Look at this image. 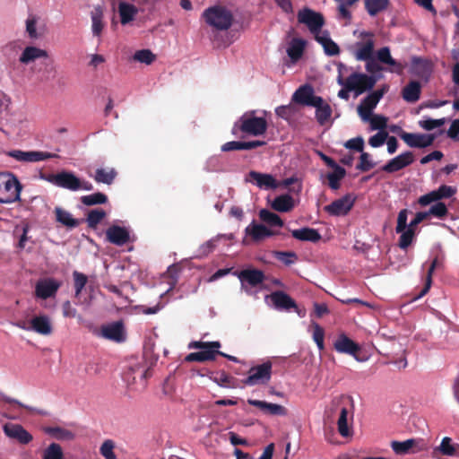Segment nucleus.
<instances>
[{"instance_id": "obj_1", "label": "nucleus", "mask_w": 459, "mask_h": 459, "mask_svg": "<svg viewBox=\"0 0 459 459\" xmlns=\"http://www.w3.org/2000/svg\"><path fill=\"white\" fill-rule=\"evenodd\" d=\"M268 125L264 117L257 116L256 110H249L245 112L234 124L232 133L236 130L252 135L260 136L265 134Z\"/></svg>"}, {"instance_id": "obj_2", "label": "nucleus", "mask_w": 459, "mask_h": 459, "mask_svg": "<svg viewBox=\"0 0 459 459\" xmlns=\"http://www.w3.org/2000/svg\"><path fill=\"white\" fill-rule=\"evenodd\" d=\"M342 67V65H340L337 82L342 86H347L348 89L353 90L356 97L368 90L373 89L377 80L380 79V76L368 75L361 73H352L346 80H344L341 72Z\"/></svg>"}, {"instance_id": "obj_3", "label": "nucleus", "mask_w": 459, "mask_h": 459, "mask_svg": "<svg viewBox=\"0 0 459 459\" xmlns=\"http://www.w3.org/2000/svg\"><path fill=\"white\" fill-rule=\"evenodd\" d=\"M241 283V290L247 295L257 298L259 290L262 289L264 274L262 271L256 269H245L240 272L233 273Z\"/></svg>"}, {"instance_id": "obj_4", "label": "nucleus", "mask_w": 459, "mask_h": 459, "mask_svg": "<svg viewBox=\"0 0 459 459\" xmlns=\"http://www.w3.org/2000/svg\"><path fill=\"white\" fill-rule=\"evenodd\" d=\"M13 325L22 330L34 332L43 336H48L53 333L52 320L46 314L34 316L30 320H20Z\"/></svg>"}, {"instance_id": "obj_5", "label": "nucleus", "mask_w": 459, "mask_h": 459, "mask_svg": "<svg viewBox=\"0 0 459 459\" xmlns=\"http://www.w3.org/2000/svg\"><path fill=\"white\" fill-rule=\"evenodd\" d=\"M203 17L209 26L218 30L229 29L233 19L231 13L228 9L219 5L206 9L203 13Z\"/></svg>"}, {"instance_id": "obj_6", "label": "nucleus", "mask_w": 459, "mask_h": 459, "mask_svg": "<svg viewBox=\"0 0 459 459\" xmlns=\"http://www.w3.org/2000/svg\"><path fill=\"white\" fill-rule=\"evenodd\" d=\"M353 35L358 39L351 47L355 58L359 61L370 59L374 54V35L365 30H355Z\"/></svg>"}, {"instance_id": "obj_7", "label": "nucleus", "mask_w": 459, "mask_h": 459, "mask_svg": "<svg viewBox=\"0 0 459 459\" xmlns=\"http://www.w3.org/2000/svg\"><path fill=\"white\" fill-rule=\"evenodd\" d=\"M190 348L198 349L199 351L189 353L186 359L187 361H207L214 359L216 354H220L219 348L221 343L219 342H194L190 343Z\"/></svg>"}, {"instance_id": "obj_8", "label": "nucleus", "mask_w": 459, "mask_h": 459, "mask_svg": "<svg viewBox=\"0 0 459 459\" xmlns=\"http://www.w3.org/2000/svg\"><path fill=\"white\" fill-rule=\"evenodd\" d=\"M388 85H383L380 89L372 91L367 95L358 105L357 112L361 120H367L368 116L374 114L373 111L377 108L380 100L387 92Z\"/></svg>"}, {"instance_id": "obj_9", "label": "nucleus", "mask_w": 459, "mask_h": 459, "mask_svg": "<svg viewBox=\"0 0 459 459\" xmlns=\"http://www.w3.org/2000/svg\"><path fill=\"white\" fill-rule=\"evenodd\" d=\"M298 21L305 24L309 31L316 36L323 32L322 27L325 24L324 16L310 8H303L298 13Z\"/></svg>"}, {"instance_id": "obj_10", "label": "nucleus", "mask_w": 459, "mask_h": 459, "mask_svg": "<svg viewBox=\"0 0 459 459\" xmlns=\"http://www.w3.org/2000/svg\"><path fill=\"white\" fill-rule=\"evenodd\" d=\"M56 186L68 189L70 191H91L93 188L90 182L82 181L73 172L70 171H61L56 173Z\"/></svg>"}, {"instance_id": "obj_11", "label": "nucleus", "mask_w": 459, "mask_h": 459, "mask_svg": "<svg viewBox=\"0 0 459 459\" xmlns=\"http://www.w3.org/2000/svg\"><path fill=\"white\" fill-rule=\"evenodd\" d=\"M61 284L60 281L50 277L39 279L35 285V297L39 299L54 298Z\"/></svg>"}, {"instance_id": "obj_12", "label": "nucleus", "mask_w": 459, "mask_h": 459, "mask_svg": "<svg viewBox=\"0 0 459 459\" xmlns=\"http://www.w3.org/2000/svg\"><path fill=\"white\" fill-rule=\"evenodd\" d=\"M355 203V198L346 195L324 207L325 212L330 216L340 217L347 215Z\"/></svg>"}, {"instance_id": "obj_13", "label": "nucleus", "mask_w": 459, "mask_h": 459, "mask_svg": "<svg viewBox=\"0 0 459 459\" xmlns=\"http://www.w3.org/2000/svg\"><path fill=\"white\" fill-rule=\"evenodd\" d=\"M271 374L272 363L267 361L251 368L249 370V376L245 379L244 383L247 385L266 384L271 378Z\"/></svg>"}, {"instance_id": "obj_14", "label": "nucleus", "mask_w": 459, "mask_h": 459, "mask_svg": "<svg viewBox=\"0 0 459 459\" xmlns=\"http://www.w3.org/2000/svg\"><path fill=\"white\" fill-rule=\"evenodd\" d=\"M246 181L264 190L275 189L279 186V183L273 176L256 171H250L246 178Z\"/></svg>"}, {"instance_id": "obj_15", "label": "nucleus", "mask_w": 459, "mask_h": 459, "mask_svg": "<svg viewBox=\"0 0 459 459\" xmlns=\"http://www.w3.org/2000/svg\"><path fill=\"white\" fill-rule=\"evenodd\" d=\"M100 336L116 342H123L126 339V333L123 323L117 321L102 325Z\"/></svg>"}, {"instance_id": "obj_16", "label": "nucleus", "mask_w": 459, "mask_h": 459, "mask_svg": "<svg viewBox=\"0 0 459 459\" xmlns=\"http://www.w3.org/2000/svg\"><path fill=\"white\" fill-rule=\"evenodd\" d=\"M292 101L304 106L312 107L321 103V97L314 94V89L310 85L300 86L292 95Z\"/></svg>"}, {"instance_id": "obj_17", "label": "nucleus", "mask_w": 459, "mask_h": 459, "mask_svg": "<svg viewBox=\"0 0 459 459\" xmlns=\"http://www.w3.org/2000/svg\"><path fill=\"white\" fill-rule=\"evenodd\" d=\"M391 447L396 455H407L422 451L425 446L420 439L409 438L404 441H392Z\"/></svg>"}, {"instance_id": "obj_18", "label": "nucleus", "mask_w": 459, "mask_h": 459, "mask_svg": "<svg viewBox=\"0 0 459 459\" xmlns=\"http://www.w3.org/2000/svg\"><path fill=\"white\" fill-rule=\"evenodd\" d=\"M9 156L22 162H37L55 157V154L39 151H21L13 150Z\"/></svg>"}, {"instance_id": "obj_19", "label": "nucleus", "mask_w": 459, "mask_h": 459, "mask_svg": "<svg viewBox=\"0 0 459 459\" xmlns=\"http://www.w3.org/2000/svg\"><path fill=\"white\" fill-rule=\"evenodd\" d=\"M400 136L405 142V143L411 148H425L430 146L435 140V135L429 134H413L403 132L400 134Z\"/></svg>"}, {"instance_id": "obj_20", "label": "nucleus", "mask_w": 459, "mask_h": 459, "mask_svg": "<svg viewBox=\"0 0 459 459\" xmlns=\"http://www.w3.org/2000/svg\"><path fill=\"white\" fill-rule=\"evenodd\" d=\"M441 455L455 457L459 455V445L454 443L452 438L445 437L439 446L433 448L432 456L436 459H442Z\"/></svg>"}, {"instance_id": "obj_21", "label": "nucleus", "mask_w": 459, "mask_h": 459, "mask_svg": "<svg viewBox=\"0 0 459 459\" xmlns=\"http://www.w3.org/2000/svg\"><path fill=\"white\" fill-rule=\"evenodd\" d=\"M4 191L6 196L0 198V203L10 204L20 200L22 186L17 178L12 176L4 182Z\"/></svg>"}, {"instance_id": "obj_22", "label": "nucleus", "mask_w": 459, "mask_h": 459, "mask_svg": "<svg viewBox=\"0 0 459 459\" xmlns=\"http://www.w3.org/2000/svg\"><path fill=\"white\" fill-rule=\"evenodd\" d=\"M271 300L274 308L278 310H289L297 308V304L288 294L283 291H274L265 296V301Z\"/></svg>"}, {"instance_id": "obj_23", "label": "nucleus", "mask_w": 459, "mask_h": 459, "mask_svg": "<svg viewBox=\"0 0 459 459\" xmlns=\"http://www.w3.org/2000/svg\"><path fill=\"white\" fill-rule=\"evenodd\" d=\"M414 161V156L411 152H405L390 160L383 167V170L387 173H394L411 165Z\"/></svg>"}, {"instance_id": "obj_24", "label": "nucleus", "mask_w": 459, "mask_h": 459, "mask_svg": "<svg viewBox=\"0 0 459 459\" xmlns=\"http://www.w3.org/2000/svg\"><path fill=\"white\" fill-rule=\"evenodd\" d=\"M108 240L117 246H123L129 241L128 229L120 226H111L106 231Z\"/></svg>"}, {"instance_id": "obj_25", "label": "nucleus", "mask_w": 459, "mask_h": 459, "mask_svg": "<svg viewBox=\"0 0 459 459\" xmlns=\"http://www.w3.org/2000/svg\"><path fill=\"white\" fill-rule=\"evenodd\" d=\"M117 12L121 24L126 25L135 19L139 13V8L133 3L119 1L117 5Z\"/></svg>"}, {"instance_id": "obj_26", "label": "nucleus", "mask_w": 459, "mask_h": 459, "mask_svg": "<svg viewBox=\"0 0 459 459\" xmlns=\"http://www.w3.org/2000/svg\"><path fill=\"white\" fill-rule=\"evenodd\" d=\"M5 435L18 440L21 444L26 445L32 440V436L21 425L13 424L4 427Z\"/></svg>"}, {"instance_id": "obj_27", "label": "nucleus", "mask_w": 459, "mask_h": 459, "mask_svg": "<svg viewBox=\"0 0 459 459\" xmlns=\"http://www.w3.org/2000/svg\"><path fill=\"white\" fill-rule=\"evenodd\" d=\"M247 403L270 415L286 416L288 414V410L281 404L253 399H248Z\"/></svg>"}, {"instance_id": "obj_28", "label": "nucleus", "mask_w": 459, "mask_h": 459, "mask_svg": "<svg viewBox=\"0 0 459 459\" xmlns=\"http://www.w3.org/2000/svg\"><path fill=\"white\" fill-rule=\"evenodd\" d=\"M245 232L255 242H259L275 234L273 230H270L266 226L255 223L254 221L246 228Z\"/></svg>"}, {"instance_id": "obj_29", "label": "nucleus", "mask_w": 459, "mask_h": 459, "mask_svg": "<svg viewBox=\"0 0 459 459\" xmlns=\"http://www.w3.org/2000/svg\"><path fill=\"white\" fill-rule=\"evenodd\" d=\"M306 41L299 38L292 39L287 45L286 53L291 64L297 63L302 56Z\"/></svg>"}, {"instance_id": "obj_30", "label": "nucleus", "mask_w": 459, "mask_h": 459, "mask_svg": "<svg viewBox=\"0 0 459 459\" xmlns=\"http://www.w3.org/2000/svg\"><path fill=\"white\" fill-rule=\"evenodd\" d=\"M48 56V52L42 48L29 46L26 47L19 57V62L22 65H29L39 58H47Z\"/></svg>"}, {"instance_id": "obj_31", "label": "nucleus", "mask_w": 459, "mask_h": 459, "mask_svg": "<svg viewBox=\"0 0 459 459\" xmlns=\"http://www.w3.org/2000/svg\"><path fill=\"white\" fill-rule=\"evenodd\" d=\"M377 58L378 62L391 66V72L397 74L403 73V65L392 57L390 48L388 47L379 48L377 51Z\"/></svg>"}, {"instance_id": "obj_32", "label": "nucleus", "mask_w": 459, "mask_h": 459, "mask_svg": "<svg viewBox=\"0 0 459 459\" xmlns=\"http://www.w3.org/2000/svg\"><path fill=\"white\" fill-rule=\"evenodd\" d=\"M315 39L323 47L327 56H336L339 54L340 48L338 45L332 40L327 30L318 33Z\"/></svg>"}, {"instance_id": "obj_33", "label": "nucleus", "mask_w": 459, "mask_h": 459, "mask_svg": "<svg viewBox=\"0 0 459 459\" xmlns=\"http://www.w3.org/2000/svg\"><path fill=\"white\" fill-rule=\"evenodd\" d=\"M334 349L340 353L355 355L356 352L359 350V347L346 335L342 334L335 341Z\"/></svg>"}, {"instance_id": "obj_34", "label": "nucleus", "mask_w": 459, "mask_h": 459, "mask_svg": "<svg viewBox=\"0 0 459 459\" xmlns=\"http://www.w3.org/2000/svg\"><path fill=\"white\" fill-rule=\"evenodd\" d=\"M231 239L232 238V235H226V234H218L217 236H215L214 238L209 239L208 241L203 243L198 250H197V255L196 256L199 257V258H202V257H205L207 256L210 253H212L215 247H217L219 241L221 239Z\"/></svg>"}, {"instance_id": "obj_35", "label": "nucleus", "mask_w": 459, "mask_h": 459, "mask_svg": "<svg viewBox=\"0 0 459 459\" xmlns=\"http://www.w3.org/2000/svg\"><path fill=\"white\" fill-rule=\"evenodd\" d=\"M56 221L68 229L76 228L80 221L74 218L73 214L63 209L62 207L56 206L55 208Z\"/></svg>"}, {"instance_id": "obj_36", "label": "nucleus", "mask_w": 459, "mask_h": 459, "mask_svg": "<svg viewBox=\"0 0 459 459\" xmlns=\"http://www.w3.org/2000/svg\"><path fill=\"white\" fill-rule=\"evenodd\" d=\"M271 206L274 211L288 212L294 208L295 201L290 195H281L273 199L271 203Z\"/></svg>"}, {"instance_id": "obj_37", "label": "nucleus", "mask_w": 459, "mask_h": 459, "mask_svg": "<svg viewBox=\"0 0 459 459\" xmlns=\"http://www.w3.org/2000/svg\"><path fill=\"white\" fill-rule=\"evenodd\" d=\"M91 32L95 37H100L102 30L104 28V24L102 22L103 19V10L102 7L98 5L95 6L93 11L91 13Z\"/></svg>"}, {"instance_id": "obj_38", "label": "nucleus", "mask_w": 459, "mask_h": 459, "mask_svg": "<svg viewBox=\"0 0 459 459\" xmlns=\"http://www.w3.org/2000/svg\"><path fill=\"white\" fill-rule=\"evenodd\" d=\"M421 85L419 82L412 81L403 89V98L407 102H416L420 96Z\"/></svg>"}, {"instance_id": "obj_39", "label": "nucleus", "mask_w": 459, "mask_h": 459, "mask_svg": "<svg viewBox=\"0 0 459 459\" xmlns=\"http://www.w3.org/2000/svg\"><path fill=\"white\" fill-rule=\"evenodd\" d=\"M291 235L296 239L302 241L316 242L321 238L319 232L316 230L310 228L294 230H292Z\"/></svg>"}, {"instance_id": "obj_40", "label": "nucleus", "mask_w": 459, "mask_h": 459, "mask_svg": "<svg viewBox=\"0 0 459 459\" xmlns=\"http://www.w3.org/2000/svg\"><path fill=\"white\" fill-rule=\"evenodd\" d=\"M43 430L46 434L61 441H70L75 437V434L73 431L61 427H46Z\"/></svg>"}, {"instance_id": "obj_41", "label": "nucleus", "mask_w": 459, "mask_h": 459, "mask_svg": "<svg viewBox=\"0 0 459 459\" xmlns=\"http://www.w3.org/2000/svg\"><path fill=\"white\" fill-rule=\"evenodd\" d=\"M312 107L316 108V118L320 125H325L331 118L332 108L328 103H326L321 98V103H316Z\"/></svg>"}, {"instance_id": "obj_42", "label": "nucleus", "mask_w": 459, "mask_h": 459, "mask_svg": "<svg viewBox=\"0 0 459 459\" xmlns=\"http://www.w3.org/2000/svg\"><path fill=\"white\" fill-rule=\"evenodd\" d=\"M364 123L369 124V129L371 131L378 130L385 131L387 126L388 118L383 115L372 114L368 116L367 120H361Z\"/></svg>"}, {"instance_id": "obj_43", "label": "nucleus", "mask_w": 459, "mask_h": 459, "mask_svg": "<svg viewBox=\"0 0 459 459\" xmlns=\"http://www.w3.org/2000/svg\"><path fill=\"white\" fill-rule=\"evenodd\" d=\"M364 3L368 13L375 16L388 7L389 0H364Z\"/></svg>"}, {"instance_id": "obj_44", "label": "nucleus", "mask_w": 459, "mask_h": 459, "mask_svg": "<svg viewBox=\"0 0 459 459\" xmlns=\"http://www.w3.org/2000/svg\"><path fill=\"white\" fill-rule=\"evenodd\" d=\"M260 219L270 227L281 228L283 226V221L276 213L270 212L266 209H262L259 212Z\"/></svg>"}, {"instance_id": "obj_45", "label": "nucleus", "mask_w": 459, "mask_h": 459, "mask_svg": "<svg viewBox=\"0 0 459 459\" xmlns=\"http://www.w3.org/2000/svg\"><path fill=\"white\" fill-rule=\"evenodd\" d=\"M346 171L341 166H336L333 169V171L327 175V179L329 183V186L333 190H337L340 188V181L345 177Z\"/></svg>"}, {"instance_id": "obj_46", "label": "nucleus", "mask_w": 459, "mask_h": 459, "mask_svg": "<svg viewBox=\"0 0 459 459\" xmlns=\"http://www.w3.org/2000/svg\"><path fill=\"white\" fill-rule=\"evenodd\" d=\"M117 172L114 169H98L96 170L94 179L98 183H103L107 185H110L115 179Z\"/></svg>"}, {"instance_id": "obj_47", "label": "nucleus", "mask_w": 459, "mask_h": 459, "mask_svg": "<svg viewBox=\"0 0 459 459\" xmlns=\"http://www.w3.org/2000/svg\"><path fill=\"white\" fill-rule=\"evenodd\" d=\"M338 431L342 437H349L351 430L348 424V410L342 408L339 419L337 420Z\"/></svg>"}, {"instance_id": "obj_48", "label": "nucleus", "mask_w": 459, "mask_h": 459, "mask_svg": "<svg viewBox=\"0 0 459 459\" xmlns=\"http://www.w3.org/2000/svg\"><path fill=\"white\" fill-rule=\"evenodd\" d=\"M42 459H64V453L60 445L51 443L44 451Z\"/></svg>"}, {"instance_id": "obj_49", "label": "nucleus", "mask_w": 459, "mask_h": 459, "mask_svg": "<svg viewBox=\"0 0 459 459\" xmlns=\"http://www.w3.org/2000/svg\"><path fill=\"white\" fill-rule=\"evenodd\" d=\"M81 201L84 205L91 206L107 203L108 197L106 195L98 192L91 195L82 196Z\"/></svg>"}, {"instance_id": "obj_50", "label": "nucleus", "mask_w": 459, "mask_h": 459, "mask_svg": "<svg viewBox=\"0 0 459 459\" xmlns=\"http://www.w3.org/2000/svg\"><path fill=\"white\" fill-rule=\"evenodd\" d=\"M133 59L142 64L151 65L155 60V55L149 49H142L134 54Z\"/></svg>"}, {"instance_id": "obj_51", "label": "nucleus", "mask_w": 459, "mask_h": 459, "mask_svg": "<svg viewBox=\"0 0 459 459\" xmlns=\"http://www.w3.org/2000/svg\"><path fill=\"white\" fill-rule=\"evenodd\" d=\"M400 239H399V247L403 249H406L412 242L414 238L413 229L408 226L404 230H401Z\"/></svg>"}, {"instance_id": "obj_52", "label": "nucleus", "mask_w": 459, "mask_h": 459, "mask_svg": "<svg viewBox=\"0 0 459 459\" xmlns=\"http://www.w3.org/2000/svg\"><path fill=\"white\" fill-rule=\"evenodd\" d=\"M106 216V212L102 209H95L89 212L87 217L88 225L95 228Z\"/></svg>"}, {"instance_id": "obj_53", "label": "nucleus", "mask_w": 459, "mask_h": 459, "mask_svg": "<svg viewBox=\"0 0 459 459\" xmlns=\"http://www.w3.org/2000/svg\"><path fill=\"white\" fill-rule=\"evenodd\" d=\"M445 123V118L433 119L429 117H425L419 122V125L421 128L429 131L442 126Z\"/></svg>"}, {"instance_id": "obj_54", "label": "nucleus", "mask_w": 459, "mask_h": 459, "mask_svg": "<svg viewBox=\"0 0 459 459\" xmlns=\"http://www.w3.org/2000/svg\"><path fill=\"white\" fill-rule=\"evenodd\" d=\"M73 276L74 281L75 297H79L87 283V276L77 271L74 272Z\"/></svg>"}, {"instance_id": "obj_55", "label": "nucleus", "mask_w": 459, "mask_h": 459, "mask_svg": "<svg viewBox=\"0 0 459 459\" xmlns=\"http://www.w3.org/2000/svg\"><path fill=\"white\" fill-rule=\"evenodd\" d=\"M114 442L110 439H107L102 443L100 452L105 459H117L114 453Z\"/></svg>"}, {"instance_id": "obj_56", "label": "nucleus", "mask_w": 459, "mask_h": 459, "mask_svg": "<svg viewBox=\"0 0 459 459\" xmlns=\"http://www.w3.org/2000/svg\"><path fill=\"white\" fill-rule=\"evenodd\" d=\"M313 340L316 343L319 351H323L325 348L324 339H325V332L324 329L316 323L313 324Z\"/></svg>"}, {"instance_id": "obj_57", "label": "nucleus", "mask_w": 459, "mask_h": 459, "mask_svg": "<svg viewBox=\"0 0 459 459\" xmlns=\"http://www.w3.org/2000/svg\"><path fill=\"white\" fill-rule=\"evenodd\" d=\"M37 23L38 18L34 15H30L26 20V31L32 39H36L39 37L37 32Z\"/></svg>"}, {"instance_id": "obj_58", "label": "nucleus", "mask_w": 459, "mask_h": 459, "mask_svg": "<svg viewBox=\"0 0 459 459\" xmlns=\"http://www.w3.org/2000/svg\"><path fill=\"white\" fill-rule=\"evenodd\" d=\"M388 137V133L385 131H379L368 139V144L373 148L382 146Z\"/></svg>"}, {"instance_id": "obj_59", "label": "nucleus", "mask_w": 459, "mask_h": 459, "mask_svg": "<svg viewBox=\"0 0 459 459\" xmlns=\"http://www.w3.org/2000/svg\"><path fill=\"white\" fill-rule=\"evenodd\" d=\"M359 160H360L359 163L357 165V169L361 171H368L375 166V163L373 162L370 155L368 152H364L362 151Z\"/></svg>"}, {"instance_id": "obj_60", "label": "nucleus", "mask_w": 459, "mask_h": 459, "mask_svg": "<svg viewBox=\"0 0 459 459\" xmlns=\"http://www.w3.org/2000/svg\"><path fill=\"white\" fill-rule=\"evenodd\" d=\"M366 61V70L368 73L370 74V75H376V76H380V78L382 77L381 75V72L383 70L382 66L377 63V60H375L372 57H370V59H368V60H365Z\"/></svg>"}, {"instance_id": "obj_61", "label": "nucleus", "mask_w": 459, "mask_h": 459, "mask_svg": "<svg viewBox=\"0 0 459 459\" xmlns=\"http://www.w3.org/2000/svg\"><path fill=\"white\" fill-rule=\"evenodd\" d=\"M427 213H429V216L433 215L437 218H442L446 215L447 208L445 204L437 202L430 207Z\"/></svg>"}, {"instance_id": "obj_62", "label": "nucleus", "mask_w": 459, "mask_h": 459, "mask_svg": "<svg viewBox=\"0 0 459 459\" xmlns=\"http://www.w3.org/2000/svg\"><path fill=\"white\" fill-rule=\"evenodd\" d=\"M344 146L347 149L355 150L359 152H362L364 149V139L361 136L350 139L344 143Z\"/></svg>"}, {"instance_id": "obj_63", "label": "nucleus", "mask_w": 459, "mask_h": 459, "mask_svg": "<svg viewBox=\"0 0 459 459\" xmlns=\"http://www.w3.org/2000/svg\"><path fill=\"white\" fill-rule=\"evenodd\" d=\"M439 200L437 190L431 191L426 195H421L419 198V204L422 206L429 205L431 203L437 202Z\"/></svg>"}, {"instance_id": "obj_64", "label": "nucleus", "mask_w": 459, "mask_h": 459, "mask_svg": "<svg viewBox=\"0 0 459 459\" xmlns=\"http://www.w3.org/2000/svg\"><path fill=\"white\" fill-rule=\"evenodd\" d=\"M407 217L408 211L406 209H403L399 212L397 218L396 232H400L405 228H408L409 225H407Z\"/></svg>"}]
</instances>
